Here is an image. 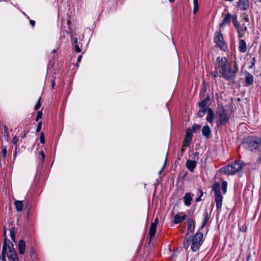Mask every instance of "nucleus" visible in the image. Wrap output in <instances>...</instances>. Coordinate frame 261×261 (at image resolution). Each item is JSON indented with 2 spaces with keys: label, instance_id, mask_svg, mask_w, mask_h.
I'll return each mask as SVG.
<instances>
[{
  "label": "nucleus",
  "instance_id": "nucleus-1",
  "mask_svg": "<svg viewBox=\"0 0 261 261\" xmlns=\"http://www.w3.org/2000/svg\"><path fill=\"white\" fill-rule=\"evenodd\" d=\"M215 70L212 71L211 74L214 77L218 76V70L221 73L222 76L226 81H233L236 76L239 69L238 65L234 62L233 65H230L225 57H218L215 64Z\"/></svg>",
  "mask_w": 261,
  "mask_h": 261
},
{
  "label": "nucleus",
  "instance_id": "nucleus-2",
  "mask_svg": "<svg viewBox=\"0 0 261 261\" xmlns=\"http://www.w3.org/2000/svg\"><path fill=\"white\" fill-rule=\"evenodd\" d=\"M202 238L203 233L201 232H197L190 241L188 238V236H186V238L184 241V246L185 248L187 249L191 244V249L192 251L195 252L197 251L199 248Z\"/></svg>",
  "mask_w": 261,
  "mask_h": 261
},
{
  "label": "nucleus",
  "instance_id": "nucleus-3",
  "mask_svg": "<svg viewBox=\"0 0 261 261\" xmlns=\"http://www.w3.org/2000/svg\"><path fill=\"white\" fill-rule=\"evenodd\" d=\"M2 250L3 253H7L8 258L11 261H18L13 245L10 240L5 241Z\"/></svg>",
  "mask_w": 261,
  "mask_h": 261
},
{
  "label": "nucleus",
  "instance_id": "nucleus-4",
  "mask_svg": "<svg viewBox=\"0 0 261 261\" xmlns=\"http://www.w3.org/2000/svg\"><path fill=\"white\" fill-rule=\"evenodd\" d=\"M242 168V164L241 162H234L223 168V171L226 174H234L241 170Z\"/></svg>",
  "mask_w": 261,
  "mask_h": 261
},
{
  "label": "nucleus",
  "instance_id": "nucleus-5",
  "mask_svg": "<svg viewBox=\"0 0 261 261\" xmlns=\"http://www.w3.org/2000/svg\"><path fill=\"white\" fill-rule=\"evenodd\" d=\"M258 137L251 136L247 138L244 143L243 146L245 148L250 150H257Z\"/></svg>",
  "mask_w": 261,
  "mask_h": 261
},
{
  "label": "nucleus",
  "instance_id": "nucleus-6",
  "mask_svg": "<svg viewBox=\"0 0 261 261\" xmlns=\"http://www.w3.org/2000/svg\"><path fill=\"white\" fill-rule=\"evenodd\" d=\"M217 114L218 115V120L217 121L218 126L225 124L228 121L229 116L224 109H219Z\"/></svg>",
  "mask_w": 261,
  "mask_h": 261
},
{
  "label": "nucleus",
  "instance_id": "nucleus-7",
  "mask_svg": "<svg viewBox=\"0 0 261 261\" xmlns=\"http://www.w3.org/2000/svg\"><path fill=\"white\" fill-rule=\"evenodd\" d=\"M214 42L216 45L222 50L227 49V45L225 44L223 37L221 33L217 32L214 35Z\"/></svg>",
  "mask_w": 261,
  "mask_h": 261
},
{
  "label": "nucleus",
  "instance_id": "nucleus-8",
  "mask_svg": "<svg viewBox=\"0 0 261 261\" xmlns=\"http://www.w3.org/2000/svg\"><path fill=\"white\" fill-rule=\"evenodd\" d=\"M193 130L191 129H188L186 133V136L184 139V146H188L192 140Z\"/></svg>",
  "mask_w": 261,
  "mask_h": 261
},
{
  "label": "nucleus",
  "instance_id": "nucleus-9",
  "mask_svg": "<svg viewBox=\"0 0 261 261\" xmlns=\"http://www.w3.org/2000/svg\"><path fill=\"white\" fill-rule=\"evenodd\" d=\"M250 5L249 0H239L237 2L238 8L241 10H246Z\"/></svg>",
  "mask_w": 261,
  "mask_h": 261
},
{
  "label": "nucleus",
  "instance_id": "nucleus-10",
  "mask_svg": "<svg viewBox=\"0 0 261 261\" xmlns=\"http://www.w3.org/2000/svg\"><path fill=\"white\" fill-rule=\"evenodd\" d=\"M222 199L223 197L221 194L215 195V200L216 203V207L219 212L221 211L222 205Z\"/></svg>",
  "mask_w": 261,
  "mask_h": 261
},
{
  "label": "nucleus",
  "instance_id": "nucleus-11",
  "mask_svg": "<svg viewBox=\"0 0 261 261\" xmlns=\"http://www.w3.org/2000/svg\"><path fill=\"white\" fill-rule=\"evenodd\" d=\"M158 223V219L155 218V219L154 220V221L151 224V225L150 227L149 232V236H150V238L153 237L155 234L156 225H157Z\"/></svg>",
  "mask_w": 261,
  "mask_h": 261
},
{
  "label": "nucleus",
  "instance_id": "nucleus-12",
  "mask_svg": "<svg viewBox=\"0 0 261 261\" xmlns=\"http://www.w3.org/2000/svg\"><path fill=\"white\" fill-rule=\"evenodd\" d=\"M187 224H188V228H187V233L186 234V236H188V235L190 233H193L195 229V225L194 223V221L192 219L189 218L187 220Z\"/></svg>",
  "mask_w": 261,
  "mask_h": 261
},
{
  "label": "nucleus",
  "instance_id": "nucleus-13",
  "mask_svg": "<svg viewBox=\"0 0 261 261\" xmlns=\"http://www.w3.org/2000/svg\"><path fill=\"white\" fill-rule=\"evenodd\" d=\"M186 165L190 171L193 172L194 168L196 166V162L194 161L188 160L186 161Z\"/></svg>",
  "mask_w": 261,
  "mask_h": 261
},
{
  "label": "nucleus",
  "instance_id": "nucleus-14",
  "mask_svg": "<svg viewBox=\"0 0 261 261\" xmlns=\"http://www.w3.org/2000/svg\"><path fill=\"white\" fill-rule=\"evenodd\" d=\"M187 216L186 215H183L180 216V214H176L174 217L173 223L174 224H178L186 219Z\"/></svg>",
  "mask_w": 261,
  "mask_h": 261
},
{
  "label": "nucleus",
  "instance_id": "nucleus-15",
  "mask_svg": "<svg viewBox=\"0 0 261 261\" xmlns=\"http://www.w3.org/2000/svg\"><path fill=\"white\" fill-rule=\"evenodd\" d=\"M18 250L19 253L20 254H23L25 251V243L23 240H20L18 242Z\"/></svg>",
  "mask_w": 261,
  "mask_h": 261
},
{
  "label": "nucleus",
  "instance_id": "nucleus-16",
  "mask_svg": "<svg viewBox=\"0 0 261 261\" xmlns=\"http://www.w3.org/2000/svg\"><path fill=\"white\" fill-rule=\"evenodd\" d=\"M211 133V130L208 125H204L202 128V135L205 137L206 138H208L210 137Z\"/></svg>",
  "mask_w": 261,
  "mask_h": 261
},
{
  "label": "nucleus",
  "instance_id": "nucleus-17",
  "mask_svg": "<svg viewBox=\"0 0 261 261\" xmlns=\"http://www.w3.org/2000/svg\"><path fill=\"white\" fill-rule=\"evenodd\" d=\"M192 199L190 193H186L184 196V203L187 206H189L191 204Z\"/></svg>",
  "mask_w": 261,
  "mask_h": 261
},
{
  "label": "nucleus",
  "instance_id": "nucleus-18",
  "mask_svg": "<svg viewBox=\"0 0 261 261\" xmlns=\"http://www.w3.org/2000/svg\"><path fill=\"white\" fill-rule=\"evenodd\" d=\"M239 50L242 53H244L247 50V46L245 41L243 39H240L239 45Z\"/></svg>",
  "mask_w": 261,
  "mask_h": 261
},
{
  "label": "nucleus",
  "instance_id": "nucleus-19",
  "mask_svg": "<svg viewBox=\"0 0 261 261\" xmlns=\"http://www.w3.org/2000/svg\"><path fill=\"white\" fill-rule=\"evenodd\" d=\"M214 118V114L213 110L211 109H208L207 116L206 117V120L208 122H209L211 124H213Z\"/></svg>",
  "mask_w": 261,
  "mask_h": 261
},
{
  "label": "nucleus",
  "instance_id": "nucleus-20",
  "mask_svg": "<svg viewBox=\"0 0 261 261\" xmlns=\"http://www.w3.org/2000/svg\"><path fill=\"white\" fill-rule=\"evenodd\" d=\"M253 82V76L248 72L245 74V82L247 85L252 84Z\"/></svg>",
  "mask_w": 261,
  "mask_h": 261
},
{
  "label": "nucleus",
  "instance_id": "nucleus-21",
  "mask_svg": "<svg viewBox=\"0 0 261 261\" xmlns=\"http://www.w3.org/2000/svg\"><path fill=\"white\" fill-rule=\"evenodd\" d=\"M14 205L17 211H22L23 208V203L22 201L15 200L14 202Z\"/></svg>",
  "mask_w": 261,
  "mask_h": 261
},
{
  "label": "nucleus",
  "instance_id": "nucleus-22",
  "mask_svg": "<svg viewBox=\"0 0 261 261\" xmlns=\"http://www.w3.org/2000/svg\"><path fill=\"white\" fill-rule=\"evenodd\" d=\"M231 16L230 14H227L223 18V22L220 24V27H222L226 23L230 21Z\"/></svg>",
  "mask_w": 261,
  "mask_h": 261
},
{
  "label": "nucleus",
  "instance_id": "nucleus-23",
  "mask_svg": "<svg viewBox=\"0 0 261 261\" xmlns=\"http://www.w3.org/2000/svg\"><path fill=\"white\" fill-rule=\"evenodd\" d=\"M200 110L198 112V115L199 117H202L203 114H204L205 113H208V109L210 108H208L207 107H199Z\"/></svg>",
  "mask_w": 261,
  "mask_h": 261
},
{
  "label": "nucleus",
  "instance_id": "nucleus-24",
  "mask_svg": "<svg viewBox=\"0 0 261 261\" xmlns=\"http://www.w3.org/2000/svg\"><path fill=\"white\" fill-rule=\"evenodd\" d=\"M213 190L214 191L215 195L221 194L220 184L216 182L213 186Z\"/></svg>",
  "mask_w": 261,
  "mask_h": 261
},
{
  "label": "nucleus",
  "instance_id": "nucleus-25",
  "mask_svg": "<svg viewBox=\"0 0 261 261\" xmlns=\"http://www.w3.org/2000/svg\"><path fill=\"white\" fill-rule=\"evenodd\" d=\"M238 32L239 34V38L242 37L245 34V31L247 30V27H244L243 29H241L237 27Z\"/></svg>",
  "mask_w": 261,
  "mask_h": 261
},
{
  "label": "nucleus",
  "instance_id": "nucleus-26",
  "mask_svg": "<svg viewBox=\"0 0 261 261\" xmlns=\"http://www.w3.org/2000/svg\"><path fill=\"white\" fill-rule=\"evenodd\" d=\"M209 100V97L207 96L204 99L199 103V107H207V102Z\"/></svg>",
  "mask_w": 261,
  "mask_h": 261
},
{
  "label": "nucleus",
  "instance_id": "nucleus-27",
  "mask_svg": "<svg viewBox=\"0 0 261 261\" xmlns=\"http://www.w3.org/2000/svg\"><path fill=\"white\" fill-rule=\"evenodd\" d=\"M194 9L193 13L195 14L198 10V0H193Z\"/></svg>",
  "mask_w": 261,
  "mask_h": 261
},
{
  "label": "nucleus",
  "instance_id": "nucleus-28",
  "mask_svg": "<svg viewBox=\"0 0 261 261\" xmlns=\"http://www.w3.org/2000/svg\"><path fill=\"white\" fill-rule=\"evenodd\" d=\"M227 187V181H223L222 184V190L224 194H225L226 193Z\"/></svg>",
  "mask_w": 261,
  "mask_h": 261
},
{
  "label": "nucleus",
  "instance_id": "nucleus-29",
  "mask_svg": "<svg viewBox=\"0 0 261 261\" xmlns=\"http://www.w3.org/2000/svg\"><path fill=\"white\" fill-rule=\"evenodd\" d=\"M2 153L3 154V156L4 158L6 157V156L7 155V151L6 147L5 146H2Z\"/></svg>",
  "mask_w": 261,
  "mask_h": 261
},
{
  "label": "nucleus",
  "instance_id": "nucleus-30",
  "mask_svg": "<svg viewBox=\"0 0 261 261\" xmlns=\"http://www.w3.org/2000/svg\"><path fill=\"white\" fill-rule=\"evenodd\" d=\"M42 116V113L41 111H39L37 113L36 117L35 118L36 121H38L40 118H41Z\"/></svg>",
  "mask_w": 261,
  "mask_h": 261
},
{
  "label": "nucleus",
  "instance_id": "nucleus-31",
  "mask_svg": "<svg viewBox=\"0 0 261 261\" xmlns=\"http://www.w3.org/2000/svg\"><path fill=\"white\" fill-rule=\"evenodd\" d=\"M40 99H41V97H39L38 101L37 102V103L35 106V109L36 110H38L41 106Z\"/></svg>",
  "mask_w": 261,
  "mask_h": 261
},
{
  "label": "nucleus",
  "instance_id": "nucleus-32",
  "mask_svg": "<svg viewBox=\"0 0 261 261\" xmlns=\"http://www.w3.org/2000/svg\"><path fill=\"white\" fill-rule=\"evenodd\" d=\"M258 145H257V150L258 151H261V138H258Z\"/></svg>",
  "mask_w": 261,
  "mask_h": 261
},
{
  "label": "nucleus",
  "instance_id": "nucleus-33",
  "mask_svg": "<svg viewBox=\"0 0 261 261\" xmlns=\"http://www.w3.org/2000/svg\"><path fill=\"white\" fill-rule=\"evenodd\" d=\"M208 220V215H206L205 216V217H204V221L203 222V224L202 225V227H204V226L206 224V223H207V221Z\"/></svg>",
  "mask_w": 261,
  "mask_h": 261
},
{
  "label": "nucleus",
  "instance_id": "nucleus-34",
  "mask_svg": "<svg viewBox=\"0 0 261 261\" xmlns=\"http://www.w3.org/2000/svg\"><path fill=\"white\" fill-rule=\"evenodd\" d=\"M40 141L41 143L42 144L44 143L45 140H44V135H43V132H42L40 134Z\"/></svg>",
  "mask_w": 261,
  "mask_h": 261
},
{
  "label": "nucleus",
  "instance_id": "nucleus-35",
  "mask_svg": "<svg viewBox=\"0 0 261 261\" xmlns=\"http://www.w3.org/2000/svg\"><path fill=\"white\" fill-rule=\"evenodd\" d=\"M200 126L199 125H194L193 127H192V129H193L194 132H195L196 130L197 129H200Z\"/></svg>",
  "mask_w": 261,
  "mask_h": 261
},
{
  "label": "nucleus",
  "instance_id": "nucleus-36",
  "mask_svg": "<svg viewBox=\"0 0 261 261\" xmlns=\"http://www.w3.org/2000/svg\"><path fill=\"white\" fill-rule=\"evenodd\" d=\"M18 140V139L17 137L15 136L13 137L12 139V143L13 144H16Z\"/></svg>",
  "mask_w": 261,
  "mask_h": 261
},
{
  "label": "nucleus",
  "instance_id": "nucleus-37",
  "mask_svg": "<svg viewBox=\"0 0 261 261\" xmlns=\"http://www.w3.org/2000/svg\"><path fill=\"white\" fill-rule=\"evenodd\" d=\"M7 255V253H3V252H2V255L1 256V258L3 261H6V257L5 255Z\"/></svg>",
  "mask_w": 261,
  "mask_h": 261
},
{
  "label": "nucleus",
  "instance_id": "nucleus-38",
  "mask_svg": "<svg viewBox=\"0 0 261 261\" xmlns=\"http://www.w3.org/2000/svg\"><path fill=\"white\" fill-rule=\"evenodd\" d=\"M255 62H256V60H255V58H253L252 59V61H251V66L250 67V68H252L253 66H254L255 65Z\"/></svg>",
  "mask_w": 261,
  "mask_h": 261
},
{
  "label": "nucleus",
  "instance_id": "nucleus-39",
  "mask_svg": "<svg viewBox=\"0 0 261 261\" xmlns=\"http://www.w3.org/2000/svg\"><path fill=\"white\" fill-rule=\"evenodd\" d=\"M41 128V122H40L38 123V126H37V127L36 128V132H39Z\"/></svg>",
  "mask_w": 261,
  "mask_h": 261
},
{
  "label": "nucleus",
  "instance_id": "nucleus-40",
  "mask_svg": "<svg viewBox=\"0 0 261 261\" xmlns=\"http://www.w3.org/2000/svg\"><path fill=\"white\" fill-rule=\"evenodd\" d=\"M74 48H75V51H76L77 53H80L81 51L80 48L79 47V46L77 45H76L75 46Z\"/></svg>",
  "mask_w": 261,
  "mask_h": 261
},
{
  "label": "nucleus",
  "instance_id": "nucleus-41",
  "mask_svg": "<svg viewBox=\"0 0 261 261\" xmlns=\"http://www.w3.org/2000/svg\"><path fill=\"white\" fill-rule=\"evenodd\" d=\"M40 154H41V155L42 156V161L44 160V158H45V154L44 153V152L43 151H40Z\"/></svg>",
  "mask_w": 261,
  "mask_h": 261
},
{
  "label": "nucleus",
  "instance_id": "nucleus-42",
  "mask_svg": "<svg viewBox=\"0 0 261 261\" xmlns=\"http://www.w3.org/2000/svg\"><path fill=\"white\" fill-rule=\"evenodd\" d=\"M11 237L12 240L13 241H15V240H14V239H15V235H14V234L12 232V231H11Z\"/></svg>",
  "mask_w": 261,
  "mask_h": 261
},
{
  "label": "nucleus",
  "instance_id": "nucleus-43",
  "mask_svg": "<svg viewBox=\"0 0 261 261\" xmlns=\"http://www.w3.org/2000/svg\"><path fill=\"white\" fill-rule=\"evenodd\" d=\"M30 24L33 26L34 27L35 25V21L34 20H31L30 21Z\"/></svg>",
  "mask_w": 261,
  "mask_h": 261
},
{
  "label": "nucleus",
  "instance_id": "nucleus-44",
  "mask_svg": "<svg viewBox=\"0 0 261 261\" xmlns=\"http://www.w3.org/2000/svg\"><path fill=\"white\" fill-rule=\"evenodd\" d=\"M244 20L246 22H249V18L247 16H245Z\"/></svg>",
  "mask_w": 261,
  "mask_h": 261
},
{
  "label": "nucleus",
  "instance_id": "nucleus-45",
  "mask_svg": "<svg viewBox=\"0 0 261 261\" xmlns=\"http://www.w3.org/2000/svg\"><path fill=\"white\" fill-rule=\"evenodd\" d=\"M81 58H82V56L81 55L79 56V57L77 58V62H80V61L81 60Z\"/></svg>",
  "mask_w": 261,
  "mask_h": 261
},
{
  "label": "nucleus",
  "instance_id": "nucleus-46",
  "mask_svg": "<svg viewBox=\"0 0 261 261\" xmlns=\"http://www.w3.org/2000/svg\"><path fill=\"white\" fill-rule=\"evenodd\" d=\"M200 200H201V197H200H200H198V198L196 199V202L199 201H200Z\"/></svg>",
  "mask_w": 261,
  "mask_h": 261
},
{
  "label": "nucleus",
  "instance_id": "nucleus-47",
  "mask_svg": "<svg viewBox=\"0 0 261 261\" xmlns=\"http://www.w3.org/2000/svg\"><path fill=\"white\" fill-rule=\"evenodd\" d=\"M54 86H55V82L53 81L52 83L51 87H52V88H54Z\"/></svg>",
  "mask_w": 261,
  "mask_h": 261
},
{
  "label": "nucleus",
  "instance_id": "nucleus-48",
  "mask_svg": "<svg viewBox=\"0 0 261 261\" xmlns=\"http://www.w3.org/2000/svg\"><path fill=\"white\" fill-rule=\"evenodd\" d=\"M163 169H164V167L159 171V174H161L162 173V172L163 170Z\"/></svg>",
  "mask_w": 261,
  "mask_h": 261
},
{
  "label": "nucleus",
  "instance_id": "nucleus-49",
  "mask_svg": "<svg viewBox=\"0 0 261 261\" xmlns=\"http://www.w3.org/2000/svg\"><path fill=\"white\" fill-rule=\"evenodd\" d=\"M185 147V146H184L182 145V151H183L184 150V147Z\"/></svg>",
  "mask_w": 261,
  "mask_h": 261
},
{
  "label": "nucleus",
  "instance_id": "nucleus-50",
  "mask_svg": "<svg viewBox=\"0 0 261 261\" xmlns=\"http://www.w3.org/2000/svg\"><path fill=\"white\" fill-rule=\"evenodd\" d=\"M169 1L170 2H173L174 0H169Z\"/></svg>",
  "mask_w": 261,
  "mask_h": 261
},
{
  "label": "nucleus",
  "instance_id": "nucleus-51",
  "mask_svg": "<svg viewBox=\"0 0 261 261\" xmlns=\"http://www.w3.org/2000/svg\"><path fill=\"white\" fill-rule=\"evenodd\" d=\"M76 42H77V40H76V39H75V43H76Z\"/></svg>",
  "mask_w": 261,
  "mask_h": 261
},
{
  "label": "nucleus",
  "instance_id": "nucleus-52",
  "mask_svg": "<svg viewBox=\"0 0 261 261\" xmlns=\"http://www.w3.org/2000/svg\"><path fill=\"white\" fill-rule=\"evenodd\" d=\"M5 128L6 129H7V128L6 127V126H5Z\"/></svg>",
  "mask_w": 261,
  "mask_h": 261
},
{
  "label": "nucleus",
  "instance_id": "nucleus-53",
  "mask_svg": "<svg viewBox=\"0 0 261 261\" xmlns=\"http://www.w3.org/2000/svg\"><path fill=\"white\" fill-rule=\"evenodd\" d=\"M5 128L6 129H7V128L6 127V126H5Z\"/></svg>",
  "mask_w": 261,
  "mask_h": 261
},
{
  "label": "nucleus",
  "instance_id": "nucleus-54",
  "mask_svg": "<svg viewBox=\"0 0 261 261\" xmlns=\"http://www.w3.org/2000/svg\"><path fill=\"white\" fill-rule=\"evenodd\" d=\"M5 128L6 129H7V128L6 127V126H5Z\"/></svg>",
  "mask_w": 261,
  "mask_h": 261
}]
</instances>
